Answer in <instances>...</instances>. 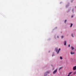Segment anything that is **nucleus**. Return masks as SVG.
<instances>
[{"label": "nucleus", "mask_w": 76, "mask_h": 76, "mask_svg": "<svg viewBox=\"0 0 76 76\" xmlns=\"http://www.w3.org/2000/svg\"><path fill=\"white\" fill-rule=\"evenodd\" d=\"M76 66H75L73 67V70H76Z\"/></svg>", "instance_id": "obj_5"}, {"label": "nucleus", "mask_w": 76, "mask_h": 76, "mask_svg": "<svg viewBox=\"0 0 76 76\" xmlns=\"http://www.w3.org/2000/svg\"><path fill=\"white\" fill-rule=\"evenodd\" d=\"M73 26V24L72 23H71V25H70V28H72V26Z\"/></svg>", "instance_id": "obj_7"}, {"label": "nucleus", "mask_w": 76, "mask_h": 76, "mask_svg": "<svg viewBox=\"0 0 76 76\" xmlns=\"http://www.w3.org/2000/svg\"><path fill=\"white\" fill-rule=\"evenodd\" d=\"M57 38H58V37H57Z\"/></svg>", "instance_id": "obj_19"}, {"label": "nucleus", "mask_w": 76, "mask_h": 76, "mask_svg": "<svg viewBox=\"0 0 76 76\" xmlns=\"http://www.w3.org/2000/svg\"><path fill=\"white\" fill-rule=\"evenodd\" d=\"M60 58L61 60H63V58L61 57H60Z\"/></svg>", "instance_id": "obj_10"}, {"label": "nucleus", "mask_w": 76, "mask_h": 76, "mask_svg": "<svg viewBox=\"0 0 76 76\" xmlns=\"http://www.w3.org/2000/svg\"><path fill=\"white\" fill-rule=\"evenodd\" d=\"M70 54L72 55H75V52H71Z\"/></svg>", "instance_id": "obj_4"}, {"label": "nucleus", "mask_w": 76, "mask_h": 76, "mask_svg": "<svg viewBox=\"0 0 76 76\" xmlns=\"http://www.w3.org/2000/svg\"><path fill=\"white\" fill-rule=\"evenodd\" d=\"M76 72H75L74 73V74H76Z\"/></svg>", "instance_id": "obj_16"}, {"label": "nucleus", "mask_w": 76, "mask_h": 76, "mask_svg": "<svg viewBox=\"0 0 76 76\" xmlns=\"http://www.w3.org/2000/svg\"><path fill=\"white\" fill-rule=\"evenodd\" d=\"M64 37V36H62L61 37V38H63Z\"/></svg>", "instance_id": "obj_13"}, {"label": "nucleus", "mask_w": 76, "mask_h": 76, "mask_svg": "<svg viewBox=\"0 0 76 76\" xmlns=\"http://www.w3.org/2000/svg\"><path fill=\"white\" fill-rule=\"evenodd\" d=\"M57 72V69H56V70H55L53 72V74H54L55 73H56V72Z\"/></svg>", "instance_id": "obj_2"}, {"label": "nucleus", "mask_w": 76, "mask_h": 76, "mask_svg": "<svg viewBox=\"0 0 76 76\" xmlns=\"http://www.w3.org/2000/svg\"><path fill=\"white\" fill-rule=\"evenodd\" d=\"M72 12H73V10H72Z\"/></svg>", "instance_id": "obj_20"}, {"label": "nucleus", "mask_w": 76, "mask_h": 76, "mask_svg": "<svg viewBox=\"0 0 76 76\" xmlns=\"http://www.w3.org/2000/svg\"><path fill=\"white\" fill-rule=\"evenodd\" d=\"M49 73V72H46L45 74V76H47V74H48Z\"/></svg>", "instance_id": "obj_3"}, {"label": "nucleus", "mask_w": 76, "mask_h": 76, "mask_svg": "<svg viewBox=\"0 0 76 76\" xmlns=\"http://www.w3.org/2000/svg\"><path fill=\"white\" fill-rule=\"evenodd\" d=\"M66 20H65L64 21V23H66Z\"/></svg>", "instance_id": "obj_12"}, {"label": "nucleus", "mask_w": 76, "mask_h": 76, "mask_svg": "<svg viewBox=\"0 0 76 76\" xmlns=\"http://www.w3.org/2000/svg\"><path fill=\"white\" fill-rule=\"evenodd\" d=\"M73 16L72 15V16H71V18H73Z\"/></svg>", "instance_id": "obj_18"}, {"label": "nucleus", "mask_w": 76, "mask_h": 76, "mask_svg": "<svg viewBox=\"0 0 76 76\" xmlns=\"http://www.w3.org/2000/svg\"><path fill=\"white\" fill-rule=\"evenodd\" d=\"M71 36L72 37V38H73V37H74V36H73V33H72Z\"/></svg>", "instance_id": "obj_9"}, {"label": "nucleus", "mask_w": 76, "mask_h": 76, "mask_svg": "<svg viewBox=\"0 0 76 76\" xmlns=\"http://www.w3.org/2000/svg\"><path fill=\"white\" fill-rule=\"evenodd\" d=\"M62 67H61L60 68H59V70H61V69H62Z\"/></svg>", "instance_id": "obj_14"}, {"label": "nucleus", "mask_w": 76, "mask_h": 76, "mask_svg": "<svg viewBox=\"0 0 76 76\" xmlns=\"http://www.w3.org/2000/svg\"><path fill=\"white\" fill-rule=\"evenodd\" d=\"M72 73H73V72H71L69 73V75H70V74H72Z\"/></svg>", "instance_id": "obj_11"}, {"label": "nucleus", "mask_w": 76, "mask_h": 76, "mask_svg": "<svg viewBox=\"0 0 76 76\" xmlns=\"http://www.w3.org/2000/svg\"><path fill=\"white\" fill-rule=\"evenodd\" d=\"M53 56H54V55H53V54L52 55V56L53 57Z\"/></svg>", "instance_id": "obj_17"}, {"label": "nucleus", "mask_w": 76, "mask_h": 76, "mask_svg": "<svg viewBox=\"0 0 76 76\" xmlns=\"http://www.w3.org/2000/svg\"><path fill=\"white\" fill-rule=\"evenodd\" d=\"M64 45H66V41H64Z\"/></svg>", "instance_id": "obj_6"}, {"label": "nucleus", "mask_w": 76, "mask_h": 76, "mask_svg": "<svg viewBox=\"0 0 76 76\" xmlns=\"http://www.w3.org/2000/svg\"><path fill=\"white\" fill-rule=\"evenodd\" d=\"M61 49H59L58 50V48H56L55 50L56 51V52H57V54H58L60 51Z\"/></svg>", "instance_id": "obj_1"}, {"label": "nucleus", "mask_w": 76, "mask_h": 76, "mask_svg": "<svg viewBox=\"0 0 76 76\" xmlns=\"http://www.w3.org/2000/svg\"><path fill=\"white\" fill-rule=\"evenodd\" d=\"M70 45H68V47H70Z\"/></svg>", "instance_id": "obj_15"}, {"label": "nucleus", "mask_w": 76, "mask_h": 76, "mask_svg": "<svg viewBox=\"0 0 76 76\" xmlns=\"http://www.w3.org/2000/svg\"><path fill=\"white\" fill-rule=\"evenodd\" d=\"M71 48L72 50H74V49H75V48L72 47H71Z\"/></svg>", "instance_id": "obj_8"}]
</instances>
